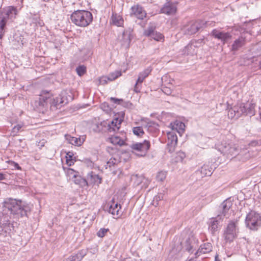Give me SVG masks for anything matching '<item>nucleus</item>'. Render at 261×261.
Masks as SVG:
<instances>
[{"mask_svg":"<svg viewBox=\"0 0 261 261\" xmlns=\"http://www.w3.org/2000/svg\"><path fill=\"white\" fill-rule=\"evenodd\" d=\"M66 94V91H62L59 96L54 98L50 96L48 92L42 91L39 100L35 101L36 106H38L39 109H40L41 108L47 107L48 103H49L51 109H60L63 105L67 103L69 101L72 99V98L70 96L69 98L65 96Z\"/></svg>","mask_w":261,"mask_h":261,"instance_id":"f257e3e1","label":"nucleus"},{"mask_svg":"<svg viewBox=\"0 0 261 261\" xmlns=\"http://www.w3.org/2000/svg\"><path fill=\"white\" fill-rule=\"evenodd\" d=\"M18 14L17 8L14 6H9L0 12V39H2L7 31V24L9 21H13Z\"/></svg>","mask_w":261,"mask_h":261,"instance_id":"f03ea898","label":"nucleus"},{"mask_svg":"<svg viewBox=\"0 0 261 261\" xmlns=\"http://www.w3.org/2000/svg\"><path fill=\"white\" fill-rule=\"evenodd\" d=\"M4 206L15 218H19L27 216L26 206L22 204L20 200L11 198L7 199L4 202Z\"/></svg>","mask_w":261,"mask_h":261,"instance_id":"7ed1b4c3","label":"nucleus"},{"mask_svg":"<svg viewBox=\"0 0 261 261\" xmlns=\"http://www.w3.org/2000/svg\"><path fill=\"white\" fill-rule=\"evenodd\" d=\"M217 147L218 150L228 158H233L239 154L238 146L232 143L222 142Z\"/></svg>","mask_w":261,"mask_h":261,"instance_id":"20e7f679","label":"nucleus"},{"mask_svg":"<svg viewBox=\"0 0 261 261\" xmlns=\"http://www.w3.org/2000/svg\"><path fill=\"white\" fill-rule=\"evenodd\" d=\"M239 232L238 224L236 220L229 222L224 230L223 237L227 242H232L237 237Z\"/></svg>","mask_w":261,"mask_h":261,"instance_id":"39448f33","label":"nucleus"},{"mask_svg":"<svg viewBox=\"0 0 261 261\" xmlns=\"http://www.w3.org/2000/svg\"><path fill=\"white\" fill-rule=\"evenodd\" d=\"M245 223L250 229L257 230L261 225V217L259 214L251 211L247 215Z\"/></svg>","mask_w":261,"mask_h":261,"instance_id":"423d86ee","label":"nucleus"},{"mask_svg":"<svg viewBox=\"0 0 261 261\" xmlns=\"http://www.w3.org/2000/svg\"><path fill=\"white\" fill-rule=\"evenodd\" d=\"M118 115L119 117L115 118L111 122L107 121V124L105 127L106 128V132L111 133L119 130L121 122L123 121L125 113L124 112H120Z\"/></svg>","mask_w":261,"mask_h":261,"instance_id":"0eeeda50","label":"nucleus"},{"mask_svg":"<svg viewBox=\"0 0 261 261\" xmlns=\"http://www.w3.org/2000/svg\"><path fill=\"white\" fill-rule=\"evenodd\" d=\"M204 24V22L202 20L192 21L184 26L182 30L185 34L192 35L198 32Z\"/></svg>","mask_w":261,"mask_h":261,"instance_id":"6e6552de","label":"nucleus"},{"mask_svg":"<svg viewBox=\"0 0 261 261\" xmlns=\"http://www.w3.org/2000/svg\"><path fill=\"white\" fill-rule=\"evenodd\" d=\"M168 142L167 149L170 153L173 152L177 144V137L175 132L170 131L167 133Z\"/></svg>","mask_w":261,"mask_h":261,"instance_id":"1a4fd4ad","label":"nucleus"},{"mask_svg":"<svg viewBox=\"0 0 261 261\" xmlns=\"http://www.w3.org/2000/svg\"><path fill=\"white\" fill-rule=\"evenodd\" d=\"M232 205V200L231 198H227L224 200L221 204V213L223 219L224 218H228L231 214L230 208Z\"/></svg>","mask_w":261,"mask_h":261,"instance_id":"9d476101","label":"nucleus"},{"mask_svg":"<svg viewBox=\"0 0 261 261\" xmlns=\"http://www.w3.org/2000/svg\"><path fill=\"white\" fill-rule=\"evenodd\" d=\"M150 147V142L145 140L142 143H134L130 146V148L133 150H137L142 152L141 156L145 155L147 150Z\"/></svg>","mask_w":261,"mask_h":261,"instance_id":"9b49d317","label":"nucleus"},{"mask_svg":"<svg viewBox=\"0 0 261 261\" xmlns=\"http://www.w3.org/2000/svg\"><path fill=\"white\" fill-rule=\"evenodd\" d=\"M101 178L97 174L91 172L88 174L87 179L83 178V187L92 185H99L101 183Z\"/></svg>","mask_w":261,"mask_h":261,"instance_id":"f8f14e48","label":"nucleus"},{"mask_svg":"<svg viewBox=\"0 0 261 261\" xmlns=\"http://www.w3.org/2000/svg\"><path fill=\"white\" fill-rule=\"evenodd\" d=\"M213 173V168L209 164H204L195 171V176L197 179L202 178L206 176H210Z\"/></svg>","mask_w":261,"mask_h":261,"instance_id":"ddd939ff","label":"nucleus"},{"mask_svg":"<svg viewBox=\"0 0 261 261\" xmlns=\"http://www.w3.org/2000/svg\"><path fill=\"white\" fill-rule=\"evenodd\" d=\"M147 13L142 7L139 5H135L131 8L130 15L139 19L142 20L146 17Z\"/></svg>","mask_w":261,"mask_h":261,"instance_id":"4468645a","label":"nucleus"},{"mask_svg":"<svg viewBox=\"0 0 261 261\" xmlns=\"http://www.w3.org/2000/svg\"><path fill=\"white\" fill-rule=\"evenodd\" d=\"M223 220L222 215H218L215 218H212L208 222V230L214 235L218 230V224Z\"/></svg>","mask_w":261,"mask_h":261,"instance_id":"2eb2a0df","label":"nucleus"},{"mask_svg":"<svg viewBox=\"0 0 261 261\" xmlns=\"http://www.w3.org/2000/svg\"><path fill=\"white\" fill-rule=\"evenodd\" d=\"M111 143L120 146L125 144L126 137L125 134H116L109 138Z\"/></svg>","mask_w":261,"mask_h":261,"instance_id":"dca6fc26","label":"nucleus"},{"mask_svg":"<svg viewBox=\"0 0 261 261\" xmlns=\"http://www.w3.org/2000/svg\"><path fill=\"white\" fill-rule=\"evenodd\" d=\"M151 71L152 68L150 67H148L143 71L139 73L138 80L134 87V90L136 92H140L139 89V84H141L143 82L144 79L149 75Z\"/></svg>","mask_w":261,"mask_h":261,"instance_id":"f3484780","label":"nucleus"},{"mask_svg":"<svg viewBox=\"0 0 261 261\" xmlns=\"http://www.w3.org/2000/svg\"><path fill=\"white\" fill-rule=\"evenodd\" d=\"M212 35L215 38L221 40L223 44H225L228 40L231 38V35L229 33L221 32L219 30L214 29L212 32Z\"/></svg>","mask_w":261,"mask_h":261,"instance_id":"a211bd4d","label":"nucleus"},{"mask_svg":"<svg viewBox=\"0 0 261 261\" xmlns=\"http://www.w3.org/2000/svg\"><path fill=\"white\" fill-rule=\"evenodd\" d=\"M119 159L118 158H111L105 165L106 169H109L114 175L117 173V169L118 168V164L120 163Z\"/></svg>","mask_w":261,"mask_h":261,"instance_id":"6ab92c4d","label":"nucleus"},{"mask_svg":"<svg viewBox=\"0 0 261 261\" xmlns=\"http://www.w3.org/2000/svg\"><path fill=\"white\" fill-rule=\"evenodd\" d=\"M177 11L176 6L175 4L168 2L166 3L161 9V13L168 15H174Z\"/></svg>","mask_w":261,"mask_h":261,"instance_id":"aec40b11","label":"nucleus"},{"mask_svg":"<svg viewBox=\"0 0 261 261\" xmlns=\"http://www.w3.org/2000/svg\"><path fill=\"white\" fill-rule=\"evenodd\" d=\"M170 125L171 131L178 133L180 136H181L185 131V125L180 121L176 120L173 123H171Z\"/></svg>","mask_w":261,"mask_h":261,"instance_id":"412c9836","label":"nucleus"},{"mask_svg":"<svg viewBox=\"0 0 261 261\" xmlns=\"http://www.w3.org/2000/svg\"><path fill=\"white\" fill-rule=\"evenodd\" d=\"M212 250V245L210 243H205L200 245L199 248L195 253L196 256H199L201 254H205L210 252Z\"/></svg>","mask_w":261,"mask_h":261,"instance_id":"4be33fe9","label":"nucleus"},{"mask_svg":"<svg viewBox=\"0 0 261 261\" xmlns=\"http://www.w3.org/2000/svg\"><path fill=\"white\" fill-rule=\"evenodd\" d=\"M246 44L245 37L243 36L239 37L238 39H236L231 46V50L233 51H237L240 48L242 47Z\"/></svg>","mask_w":261,"mask_h":261,"instance_id":"5701e85b","label":"nucleus"},{"mask_svg":"<svg viewBox=\"0 0 261 261\" xmlns=\"http://www.w3.org/2000/svg\"><path fill=\"white\" fill-rule=\"evenodd\" d=\"M198 240L193 236L189 238L186 242V249L190 252H192L193 248H195L197 244Z\"/></svg>","mask_w":261,"mask_h":261,"instance_id":"b1692460","label":"nucleus"},{"mask_svg":"<svg viewBox=\"0 0 261 261\" xmlns=\"http://www.w3.org/2000/svg\"><path fill=\"white\" fill-rule=\"evenodd\" d=\"M71 20L73 23L78 26L82 25V10L75 11L71 15Z\"/></svg>","mask_w":261,"mask_h":261,"instance_id":"393cba45","label":"nucleus"},{"mask_svg":"<svg viewBox=\"0 0 261 261\" xmlns=\"http://www.w3.org/2000/svg\"><path fill=\"white\" fill-rule=\"evenodd\" d=\"M93 16L91 12L83 10V27L88 25L92 21Z\"/></svg>","mask_w":261,"mask_h":261,"instance_id":"a878e982","label":"nucleus"},{"mask_svg":"<svg viewBox=\"0 0 261 261\" xmlns=\"http://www.w3.org/2000/svg\"><path fill=\"white\" fill-rule=\"evenodd\" d=\"M111 20L113 24L117 27H121L123 24V19L121 16L113 13L111 17Z\"/></svg>","mask_w":261,"mask_h":261,"instance_id":"bb28decb","label":"nucleus"},{"mask_svg":"<svg viewBox=\"0 0 261 261\" xmlns=\"http://www.w3.org/2000/svg\"><path fill=\"white\" fill-rule=\"evenodd\" d=\"M228 116L231 119L238 118L240 117V113L239 111V105L234 106L228 110Z\"/></svg>","mask_w":261,"mask_h":261,"instance_id":"cd10ccee","label":"nucleus"},{"mask_svg":"<svg viewBox=\"0 0 261 261\" xmlns=\"http://www.w3.org/2000/svg\"><path fill=\"white\" fill-rule=\"evenodd\" d=\"M121 205L113 202L111 204L109 205V212L113 215H118L119 210L121 209Z\"/></svg>","mask_w":261,"mask_h":261,"instance_id":"c85d7f7f","label":"nucleus"},{"mask_svg":"<svg viewBox=\"0 0 261 261\" xmlns=\"http://www.w3.org/2000/svg\"><path fill=\"white\" fill-rule=\"evenodd\" d=\"M186 158V154L182 151L176 152L172 158V162L175 163L182 162Z\"/></svg>","mask_w":261,"mask_h":261,"instance_id":"c756f323","label":"nucleus"},{"mask_svg":"<svg viewBox=\"0 0 261 261\" xmlns=\"http://www.w3.org/2000/svg\"><path fill=\"white\" fill-rule=\"evenodd\" d=\"M106 124L107 121H103L100 123L94 124L92 129L95 132H106Z\"/></svg>","mask_w":261,"mask_h":261,"instance_id":"7c9ffc66","label":"nucleus"},{"mask_svg":"<svg viewBox=\"0 0 261 261\" xmlns=\"http://www.w3.org/2000/svg\"><path fill=\"white\" fill-rule=\"evenodd\" d=\"M65 138L67 140V142L72 145H74L76 146L81 145L80 143L81 142L80 138H77L74 137H72L69 135H66L65 136Z\"/></svg>","mask_w":261,"mask_h":261,"instance_id":"2f4dec72","label":"nucleus"},{"mask_svg":"<svg viewBox=\"0 0 261 261\" xmlns=\"http://www.w3.org/2000/svg\"><path fill=\"white\" fill-rule=\"evenodd\" d=\"M10 220L7 216H3L0 219V227L2 229H6L10 227Z\"/></svg>","mask_w":261,"mask_h":261,"instance_id":"473e14b6","label":"nucleus"},{"mask_svg":"<svg viewBox=\"0 0 261 261\" xmlns=\"http://www.w3.org/2000/svg\"><path fill=\"white\" fill-rule=\"evenodd\" d=\"M143 176L138 174L133 175L131 176V181L134 183L135 186H141L142 182Z\"/></svg>","mask_w":261,"mask_h":261,"instance_id":"72a5a7b5","label":"nucleus"},{"mask_svg":"<svg viewBox=\"0 0 261 261\" xmlns=\"http://www.w3.org/2000/svg\"><path fill=\"white\" fill-rule=\"evenodd\" d=\"M184 53L187 55H193L196 54L197 49L190 42L185 47Z\"/></svg>","mask_w":261,"mask_h":261,"instance_id":"f704fd0d","label":"nucleus"},{"mask_svg":"<svg viewBox=\"0 0 261 261\" xmlns=\"http://www.w3.org/2000/svg\"><path fill=\"white\" fill-rule=\"evenodd\" d=\"M74 154L72 152L68 151L66 153V164L68 166H71L74 164V157L73 156Z\"/></svg>","mask_w":261,"mask_h":261,"instance_id":"c9c22d12","label":"nucleus"},{"mask_svg":"<svg viewBox=\"0 0 261 261\" xmlns=\"http://www.w3.org/2000/svg\"><path fill=\"white\" fill-rule=\"evenodd\" d=\"M82 259V253L79 252L77 254L70 256L63 261H81Z\"/></svg>","mask_w":261,"mask_h":261,"instance_id":"e433bc0d","label":"nucleus"},{"mask_svg":"<svg viewBox=\"0 0 261 261\" xmlns=\"http://www.w3.org/2000/svg\"><path fill=\"white\" fill-rule=\"evenodd\" d=\"M133 133L138 137H142L144 134V132L141 126L134 127L133 128Z\"/></svg>","mask_w":261,"mask_h":261,"instance_id":"4c0bfd02","label":"nucleus"},{"mask_svg":"<svg viewBox=\"0 0 261 261\" xmlns=\"http://www.w3.org/2000/svg\"><path fill=\"white\" fill-rule=\"evenodd\" d=\"M255 114V105L253 103H249L247 105V115L250 116Z\"/></svg>","mask_w":261,"mask_h":261,"instance_id":"58836bf2","label":"nucleus"},{"mask_svg":"<svg viewBox=\"0 0 261 261\" xmlns=\"http://www.w3.org/2000/svg\"><path fill=\"white\" fill-rule=\"evenodd\" d=\"M155 27L151 25H149L145 31L144 35L146 36L150 37L155 31Z\"/></svg>","mask_w":261,"mask_h":261,"instance_id":"ea45409f","label":"nucleus"},{"mask_svg":"<svg viewBox=\"0 0 261 261\" xmlns=\"http://www.w3.org/2000/svg\"><path fill=\"white\" fill-rule=\"evenodd\" d=\"M150 37L158 41H163L164 36L160 33L155 31Z\"/></svg>","mask_w":261,"mask_h":261,"instance_id":"a19ab883","label":"nucleus"},{"mask_svg":"<svg viewBox=\"0 0 261 261\" xmlns=\"http://www.w3.org/2000/svg\"><path fill=\"white\" fill-rule=\"evenodd\" d=\"M122 37L124 39V41L122 42V45L125 47H128L130 42V39L129 35L123 33L122 34Z\"/></svg>","mask_w":261,"mask_h":261,"instance_id":"79ce46f5","label":"nucleus"},{"mask_svg":"<svg viewBox=\"0 0 261 261\" xmlns=\"http://www.w3.org/2000/svg\"><path fill=\"white\" fill-rule=\"evenodd\" d=\"M121 75V71H115L111 74H110L108 76L109 78L110 81H112L118 78V77Z\"/></svg>","mask_w":261,"mask_h":261,"instance_id":"37998d69","label":"nucleus"},{"mask_svg":"<svg viewBox=\"0 0 261 261\" xmlns=\"http://www.w3.org/2000/svg\"><path fill=\"white\" fill-rule=\"evenodd\" d=\"M121 75V71H115L111 74H110L108 76L109 78L110 81H112L118 78V77Z\"/></svg>","mask_w":261,"mask_h":261,"instance_id":"c03bdc74","label":"nucleus"},{"mask_svg":"<svg viewBox=\"0 0 261 261\" xmlns=\"http://www.w3.org/2000/svg\"><path fill=\"white\" fill-rule=\"evenodd\" d=\"M167 172L166 171H161L158 173L156 178L159 181H163L166 178Z\"/></svg>","mask_w":261,"mask_h":261,"instance_id":"a18cd8bd","label":"nucleus"},{"mask_svg":"<svg viewBox=\"0 0 261 261\" xmlns=\"http://www.w3.org/2000/svg\"><path fill=\"white\" fill-rule=\"evenodd\" d=\"M108 81H110L108 76H102L99 77L97 80L98 85H106L108 83Z\"/></svg>","mask_w":261,"mask_h":261,"instance_id":"49530a36","label":"nucleus"},{"mask_svg":"<svg viewBox=\"0 0 261 261\" xmlns=\"http://www.w3.org/2000/svg\"><path fill=\"white\" fill-rule=\"evenodd\" d=\"M110 101L114 103L125 106L126 103L124 102L122 99L117 98L115 97H111L110 98Z\"/></svg>","mask_w":261,"mask_h":261,"instance_id":"de8ad7c7","label":"nucleus"},{"mask_svg":"<svg viewBox=\"0 0 261 261\" xmlns=\"http://www.w3.org/2000/svg\"><path fill=\"white\" fill-rule=\"evenodd\" d=\"M191 44L197 49L203 44V39L194 40L191 41Z\"/></svg>","mask_w":261,"mask_h":261,"instance_id":"09e8293b","label":"nucleus"},{"mask_svg":"<svg viewBox=\"0 0 261 261\" xmlns=\"http://www.w3.org/2000/svg\"><path fill=\"white\" fill-rule=\"evenodd\" d=\"M239 111L240 113V116L243 114L247 115V106H245L243 104L239 105Z\"/></svg>","mask_w":261,"mask_h":261,"instance_id":"8fccbe9b","label":"nucleus"},{"mask_svg":"<svg viewBox=\"0 0 261 261\" xmlns=\"http://www.w3.org/2000/svg\"><path fill=\"white\" fill-rule=\"evenodd\" d=\"M101 109L103 111H105L107 113H109L111 111V108H110L107 102H103L101 105Z\"/></svg>","mask_w":261,"mask_h":261,"instance_id":"3c124183","label":"nucleus"},{"mask_svg":"<svg viewBox=\"0 0 261 261\" xmlns=\"http://www.w3.org/2000/svg\"><path fill=\"white\" fill-rule=\"evenodd\" d=\"M109 231L108 228H100L97 232V235L98 237L103 238Z\"/></svg>","mask_w":261,"mask_h":261,"instance_id":"603ef678","label":"nucleus"},{"mask_svg":"<svg viewBox=\"0 0 261 261\" xmlns=\"http://www.w3.org/2000/svg\"><path fill=\"white\" fill-rule=\"evenodd\" d=\"M150 180L145 177L143 176V179H142V182L141 185V188L146 189L148 187V185L150 184Z\"/></svg>","mask_w":261,"mask_h":261,"instance_id":"864d4df0","label":"nucleus"},{"mask_svg":"<svg viewBox=\"0 0 261 261\" xmlns=\"http://www.w3.org/2000/svg\"><path fill=\"white\" fill-rule=\"evenodd\" d=\"M83 163L86 166L87 168H92L93 167L94 163L90 159H85L83 161Z\"/></svg>","mask_w":261,"mask_h":261,"instance_id":"5fc2aeb1","label":"nucleus"},{"mask_svg":"<svg viewBox=\"0 0 261 261\" xmlns=\"http://www.w3.org/2000/svg\"><path fill=\"white\" fill-rule=\"evenodd\" d=\"M73 181L75 184L79 185L81 186V184L82 182V177L80 175H77L75 174H73Z\"/></svg>","mask_w":261,"mask_h":261,"instance_id":"6e6d98bb","label":"nucleus"},{"mask_svg":"<svg viewBox=\"0 0 261 261\" xmlns=\"http://www.w3.org/2000/svg\"><path fill=\"white\" fill-rule=\"evenodd\" d=\"M163 198V197L161 195H158L154 197L152 204L156 206L158 205V202Z\"/></svg>","mask_w":261,"mask_h":261,"instance_id":"4d7b16f0","label":"nucleus"},{"mask_svg":"<svg viewBox=\"0 0 261 261\" xmlns=\"http://www.w3.org/2000/svg\"><path fill=\"white\" fill-rule=\"evenodd\" d=\"M21 125L17 124L13 128L12 133L13 134V135H15L17 133H18L19 130L21 128Z\"/></svg>","mask_w":261,"mask_h":261,"instance_id":"13d9d810","label":"nucleus"},{"mask_svg":"<svg viewBox=\"0 0 261 261\" xmlns=\"http://www.w3.org/2000/svg\"><path fill=\"white\" fill-rule=\"evenodd\" d=\"M9 164L12 166H13L15 169L17 170H21V168L20 167V166L17 163L14 162V161H11L9 162Z\"/></svg>","mask_w":261,"mask_h":261,"instance_id":"bf43d9fd","label":"nucleus"},{"mask_svg":"<svg viewBox=\"0 0 261 261\" xmlns=\"http://www.w3.org/2000/svg\"><path fill=\"white\" fill-rule=\"evenodd\" d=\"M162 91L167 95H170L171 94V90L170 88L165 87L163 88Z\"/></svg>","mask_w":261,"mask_h":261,"instance_id":"052dcab7","label":"nucleus"},{"mask_svg":"<svg viewBox=\"0 0 261 261\" xmlns=\"http://www.w3.org/2000/svg\"><path fill=\"white\" fill-rule=\"evenodd\" d=\"M92 54V53L90 50H87L86 51V54L85 55L86 57L85 58H84V60H87V59H89V58H90Z\"/></svg>","mask_w":261,"mask_h":261,"instance_id":"680f3d73","label":"nucleus"},{"mask_svg":"<svg viewBox=\"0 0 261 261\" xmlns=\"http://www.w3.org/2000/svg\"><path fill=\"white\" fill-rule=\"evenodd\" d=\"M76 72L77 73V74L80 76H82V66L81 65H79L76 68Z\"/></svg>","mask_w":261,"mask_h":261,"instance_id":"e2e57ef3","label":"nucleus"},{"mask_svg":"<svg viewBox=\"0 0 261 261\" xmlns=\"http://www.w3.org/2000/svg\"><path fill=\"white\" fill-rule=\"evenodd\" d=\"M107 151L110 153H112L113 152L115 151V149H114L112 147H108L107 148Z\"/></svg>","mask_w":261,"mask_h":261,"instance_id":"0e129e2a","label":"nucleus"},{"mask_svg":"<svg viewBox=\"0 0 261 261\" xmlns=\"http://www.w3.org/2000/svg\"><path fill=\"white\" fill-rule=\"evenodd\" d=\"M4 179H5L4 175L3 173H0V180H3Z\"/></svg>","mask_w":261,"mask_h":261,"instance_id":"69168bd1","label":"nucleus"},{"mask_svg":"<svg viewBox=\"0 0 261 261\" xmlns=\"http://www.w3.org/2000/svg\"><path fill=\"white\" fill-rule=\"evenodd\" d=\"M86 72V67L83 65V75Z\"/></svg>","mask_w":261,"mask_h":261,"instance_id":"338daca9","label":"nucleus"},{"mask_svg":"<svg viewBox=\"0 0 261 261\" xmlns=\"http://www.w3.org/2000/svg\"><path fill=\"white\" fill-rule=\"evenodd\" d=\"M218 260H220L219 259H218V255H216L215 256V261H218Z\"/></svg>","mask_w":261,"mask_h":261,"instance_id":"774afa93","label":"nucleus"}]
</instances>
